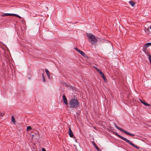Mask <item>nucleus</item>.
Instances as JSON below:
<instances>
[{"mask_svg": "<svg viewBox=\"0 0 151 151\" xmlns=\"http://www.w3.org/2000/svg\"><path fill=\"white\" fill-rule=\"evenodd\" d=\"M94 68H95V69L99 73V72L101 70L98 69L97 67H94Z\"/></svg>", "mask_w": 151, "mask_h": 151, "instance_id": "a211bd4d", "label": "nucleus"}, {"mask_svg": "<svg viewBox=\"0 0 151 151\" xmlns=\"http://www.w3.org/2000/svg\"><path fill=\"white\" fill-rule=\"evenodd\" d=\"M148 43L149 44V45H150V46H151V42Z\"/></svg>", "mask_w": 151, "mask_h": 151, "instance_id": "7c9ffc66", "label": "nucleus"}, {"mask_svg": "<svg viewBox=\"0 0 151 151\" xmlns=\"http://www.w3.org/2000/svg\"><path fill=\"white\" fill-rule=\"evenodd\" d=\"M104 80L106 82H107V80L106 77L103 78Z\"/></svg>", "mask_w": 151, "mask_h": 151, "instance_id": "4be33fe9", "label": "nucleus"}, {"mask_svg": "<svg viewBox=\"0 0 151 151\" xmlns=\"http://www.w3.org/2000/svg\"><path fill=\"white\" fill-rule=\"evenodd\" d=\"M99 73H100L101 75L103 73L101 70L99 72Z\"/></svg>", "mask_w": 151, "mask_h": 151, "instance_id": "a878e982", "label": "nucleus"}, {"mask_svg": "<svg viewBox=\"0 0 151 151\" xmlns=\"http://www.w3.org/2000/svg\"><path fill=\"white\" fill-rule=\"evenodd\" d=\"M43 78V82H46V81L45 79V77H43V78Z\"/></svg>", "mask_w": 151, "mask_h": 151, "instance_id": "b1692460", "label": "nucleus"}, {"mask_svg": "<svg viewBox=\"0 0 151 151\" xmlns=\"http://www.w3.org/2000/svg\"><path fill=\"white\" fill-rule=\"evenodd\" d=\"M7 92V90L6 89H4L3 92H2V95L3 96H5L6 95Z\"/></svg>", "mask_w": 151, "mask_h": 151, "instance_id": "9b49d317", "label": "nucleus"}, {"mask_svg": "<svg viewBox=\"0 0 151 151\" xmlns=\"http://www.w3.org/2000/svg\"><path fill=\"white\" fill-rule=\"evenodd\" d=\"M112 133L115 135L117 137H119L121 139L123 140L125 142H127L130 145L132 146L133 147H135L137 149H139V147L135 145L134 144L132 143L130 141L128 140L127 139L122 137V136L120 135L119 134H118L117 132H112Z\"/></svg>", "mask_w": 151, "mask_h": 151, "instance_id": "f03ea898", "label": "nucleus"}, {"mask_svg": "<svg viewBox=\"0 0 151 151\" xmlns=\"http://www.w3.org/2000/svg\"><path fill=\"white\" fill-rule=\"evenodd\" d=\"M150 29H151V26H150Z\"/></svg>", "mask_w": 151, "mask_h": 151, "instance_id": "72a5a7b5", "label": "nucleus"}, {"mask_svg": "<svg viewBox=\"0 0 151 151\" xmlns=\"http://www.w3.org/2000/svg\"><path fill=\"white\" fill-rule=\"evenodd\" d=\"M64 85L66 87H68L69 85V84H68L66 83H65Z\"/></svg>", "mask_w": 151, "mask_h": 151, "instance_id": "5701e85b", "label": "nucleus"}, {"mask_svg": "<svg viewBox=\"0 0 151 151\" xmlns=\"http://www.w3.org/2000/svg\"><path fill=\"white\" fill-rule=\"evenodd\" d=\"M87 37L90 43L93 45H96L97 43V40L95 36L91 34H87Z\"/></svg>", "mask_w": 151, "mask_h": 151, "instance_id": "7ed1b4c3", "label": "nucleus"}, {"mask_svg": "<svg viewBox=\"0 0 151 151\" xmlns=\"http://www.w3.org/2000/svg\"><path fill=\"white\" fill-rule=\"evenodd\" d=\"M68 88L69 89H72V90L73 89V87L70 85H69V86H68Z\"/></svg>", "mask_w": 151, "mask_h": 151, "instance_id": "f3484780", "label": "nucleus"}, {"mask_svg": "<svg viewBox=\"0 0 151 151\" xmlns=\"http://www.w3.org/2000/svg\"><path fill=\"white\" fill-rule=\"evenodd\" d=\"M148 58L150 61V63L151 64V56H150V55H149Z\"/></svg>", "mask_w": 151, "mask_h": 151, "instance_id": "6ab92c4d", "label": "nucleus"}, {"mask_svg": "<svg viewBox=\"0 0 151 151\" xmlns=\"http://www.w3.org/2000/svg\"><path fill=\"white\" fill-rule=\"evenodd\" d=\"M62 98L63 100V101L64 103L66 104H68V101L67 99L66 98V97L65 96V95L64 94L62 96Z\"/></svg>", "mask_w": 151, "mask_h": 151, "instance_id": "0eeeda50", "label": "nucleus"}, {"mask_svg": "<svg viewBox=\"0 0 151 151\" xmlns=\"http://www.w3.org/2000/svg\"><path fill=\"white\" fill-rule=\"evenodd\" d=\"M42 151H46V150L44 148H43L42 149Z\"/></svg>", "mask_w": 151, "mask_h": 151, "instance_id": "cd10ccee", "label": "nucleus"}, {"mask_svg": "<svg viewBox=\"0 0 151 151\" xmlns=\"http://www.w3.org/2000/svg\"><path fill=\"white\" fill-rule=\"evenodd\" d=\"M105 76H102V78H104V77H105Z\"/></svg>", "mask_w": 151, "mask_h": 151, "instance_id": "473e14b6", "label": "nucleus"}, {"mask_svg": "<svg viewBox=\"0 0 151 151\" xmlns=\"http://www.w3.org/2000/svg\"><path fill=\"white\" fill-rule=\"evenodd\" d=\"M16 14H9V16H15Z\"/></svg>", "mask_w": 151, "mask_h": 151, "instance_id": "aec40b11", "label": "nucleus"}, {"mask_svg": "<svg viewBox=\"0 0 151 151\" xmlns=\"http://www.w3.org/2000/svg\"><path fill=\"white\" fill-rule=\"evenodd\" d=\"M32 129V128L30 126H28L27 128V131H30Z\"/></svg>", "mask_w": 151, "mask_h": 151, "instance_id": "dca6fc26", "label": "nucleus"}, {"mask_svg": "<svg viewBox=\"0 0 151 151\" xmlns=\"http://www.w3.org/2000/svg\"><path fill=\"white\" fill-rule=\"evenodd\" d=\"M69 104L70 105V108H77L80 105V104L78 100L75 99L74 98L72 99L69 101Z\"/></svg>", "mask_w": 151, "mask_h": 151, "instance_id": "f257e3e1", "label": "nucleus"}, {"mask_svg": "<svg viewBox=\"0 0 151 151\" xmlns=\"http://www.w3.org/2000/svg\"><path fill=\"white\" fill-rule=\"evenodd\" d=\"M15 17H19V18H20V17L19 15H18L16 14V16H15Z\"/></svg>", "mask_w": 151, "mask_h": 151, "instance_id": "c85d7f7f", "label": "nucleus"}, {"mask_svg": "<svg viewBox=\"0 0 151 151\" xmlns=\"http://www.w3.org/2000/svg\"><path fill=\"white\" fill-rule=\"evenodd\" d=\"M42 78H43V77H45L44 75V73H43L42 74Z\"/></svg>", "mask_w": 151, "mask_h": 151, "instance_id": "c756f323", "label": "nucleus"}, {"mask_svg": "<svg viewBox=\"0 0 151 151\" xmlns=\"http://www.w3.org/2000/svg\"><path fill=\"white\" fill-rule=\"evenodd\" d=\"M9 16V13L4 14L1 15V16L2 17L7 16Z\"/></svg>", "mask_w": 151, "mask_h": 151, "instance_id": "2eb2a0df", "label": "nucleus"}, {"mask_svg": "<svg viewBox=\"0 0 151 151\" xmlns=\"http://www.w3.org/2000/svg\"><path fill=\"white\" fill-rule=\"evenodd\" d=\"M150 45H149L148 43L145 44L144 45V49L146 50L147 48Z\"/></svg>", "mask_w": 151, "mask_h": 151, "instance_id": "ddd939ff", "label": "nucleus"}, {"mask_svg": "<svg viewBox=\"0 0 151 151\" xmlns=\"http://www.w3.org/2000/svg\"><path fill=\"white\" fill-rule=\"evenodd\" d=\"M75 49L76 50V51L78 52L82 55L84 57H86L87 56V55L84 52L82 51L81 50L79 49H78L77 48H75Z\"/></svg>", "mask_w": 151, "mask_h": 151, "instance_id": "39448f33", "label": "nucleus"}, {"mask_svg": "<svg viewBox=\"0 0 151 151\" xmlns=\"http://www.w3.org/2000/svg\"><path fill=\"white\" fill-rule=\"evenodd\" d=\"M99 73H100L101 75L103 73L101 70L99 72Z\"/></svg>", "mask_w": 151, "mask_h": 151, "instance_id": "393cba45", "label": "nucleus"}, {"mask_svg": "<svg viewBox=\"0 0 151 151\" xmlns=\"http://www.w3.org/2000/svg\"><path fill=\"white\" fill-rule=\"evenodd\" d=\"M45 72L47 74V77L49 79H50V72H49V70L47 69H45Z\"/></svg>", "mask_w": 151, "mask_h": 151, "instance_id": "6e6552de", "label": "nucleus"}, {"mask_svg": "<svg viewBox=\"0 0 151 151\" xmlns=\"http://www.w3.org/2000/svg\"><path fill=\"white\" fill-rule=\"evenodd\" d=\"M145 31L147 32H148V31H149V29H146L145 30Z\"/></svg>", "mask_w": 151, "mask_h": 151, "instance_id": "bb28decb", "label": "nucleus"}, {"mask_svg": "<svg viewBox=\"0 0 151 151\" xmlns=\"http://www.w3.org/2000/svg\"><path fill=\"white\" fill-rule=\"evenodd\" d=\"M115 126L118 130L123 132L124 133H125V134H127L128 135H129L131 136H135L134 134H131L130 133H129L128 132L124 130L123 129L121 128H120L119 127V126H118L116 124H115Z\"/></svg>", "mask_w": 151, "mask_h": 151, "instance_id": "20e7f679", "label": "nucleus"}, {"mask_svg": "<svg viewBox=\"0 0 151 151\" xmlns=\"http://www.w3.org/2000/svg\"><path fill=\"white\" fill-rule=\"evenodd\" d=\"M141 102L145 106H150V104L147 103L145 102V101L144 100H140Z\"/></svg>", "mask_w": 151, "mask_h": 151, "instance_id": "1a4fd4ad", "label": "nucleus"}, {"mask_svg": "<svg viewBox=\"0 0 151 151\" xmlns=\"http://www.w3.org/2000/svg\"><path fill=\"white\" fill-rule=\"evenodd\" d=\"M75 141H76V142H77V140H75Z\"/></svg>", "mask_w": 151, "mask_h": 151, "instance_id": "f704fd0d", "label": "nucleus"}, {"mask_svg": "<svg viewBox=\"0 0 151 151\" xmlns=\"http://www.w3.org/2000/svg\"><path fill=\"white\" fill-rule=\"evenodd\" d=\"M37 134H39V133L38 132H37Z\"/></svg>", "mask_w": 151, "mask_h": 151, "instance_id": "c9c22d12", "label": "nucleus"}, {"mask_svg": "<svg viewBox=\"0 0 151 151\" xmlns=\"http://www.w3.org/2000/svg\"><path fill=\"white\" fill-rule=\"evenodd\" d=\"M129 3L132 6H134L135 4V3L132 1H129Z\"/></svg>", "mask_w": 151, "mask_h": 151, "instance_id": "f8f14e48", "label": "nucleus"}, {"mask_svg": "<svg viewBox=\"0 0 151 151\" xmlns=\"http://www.w3.org/2000/svg\"><path fill=\"white\" fill-rule=\"evenodd\" d=\"M92 143L93 145L94 146V147L97 149V150L98 151L100 150L97 147L96 143L94 142L93 141L92 142Z\"/></svg>", "mask_w": 151, "mask_h": 151, "instance_id": "9d476101", "label": "nucleus"}, {"mask_svg": "<svg viewBox=\"0 0 151 151\" xmlns=\"http://www.w3.org/2000/svg\"><path fill=\"white\" fill-rule=\"evenodd\" d=\"M68 133L71 137H72L73 138H76V137L73 135V133L71 130L70 127H69V130L68 131Z\"/></svg>", "mask_w": 151, "mask_h": 151, "instance_id": "423d86ee", "label": "nucleus"}, {"mask_svg": "<svg viewBox=\"0 0 151 151\" xmlns=\"http://www.w3.org/2000/svg\"><path fill=\"white\" fill-rule=\"evenodd\" d=\"M104 76V73L102 74L101 75V77H102V76Z\"/></svg>", "mask_w": 151, "mask_h": 151, "instance_id": "2f4dec72", "label": "nucleus"}, {"mask_svg": "<svg viewBox=\"0 0 151 151\" xmlns=\"http://www.w3.org/2000/svg\"><path fill=\"white\" fill-rule=\"evenodd\" d=\"M11 119L12 121L14 123H15L16 122V121L13 116H12Z\"/></svg>", "mask_w": 151, "mask_h": 151, "instance_id": "4468645a", "label": "nucleus"}, {"mask_svg": "<svg viewBox=\"0 0 151 151\" xmlns=\"http://www.w3.org/2000/svg\"><path fill=\"white\" fill-rule=\"evenodd\" d=\"M4 115V113L0 112V117L1 116L2 117Z\"/></svg>", "mask_w": 151, "mask_h": 151, "instance_id": "412c9836", "label": "nucleus"}]
</instances>
